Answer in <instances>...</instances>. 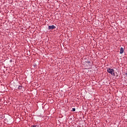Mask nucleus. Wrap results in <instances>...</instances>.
I'll list each match as a JSON object with an SVG mask.
<instances>
[{
    "label": "nucleus",
    "instance_id": "nucleus-1",
    "mask_svg": "<svg viewBox=\"0 0 127 127\" xmlns=\"http://www.w3.org/2000/svg\"><path fill=\"white\" fill-rule=\"evenodd\" d=\"M107 72H108V73H110V74H111L112 76H115V70H114V69L108 68L107 69Z\"/></svg>",
    "mask_w": 127,
    "mask_h": 127
},
{
    "label": "nucleus",
    "instance_id": "nucleus-2",
    "mask_svg": "<svg viewBox=\"0 0 127 127\" xmlns=\"http://www.w3.org/2000/svg\"><path fill=\"white\" fill-rule=\"evenodd\" d=\"M55 28V26L52 25V26H49V29H54Z\"/></svg>",
    "mask_w": 127,
    "mask_h": 127
},
{
    "label": "nucleus",
    "instance_id": "nucleus-3",
    "mask_svg": "<svg viewBox=\"0 0 127 127\" xmlns=\"http://www.w3.org/2000/svg\"><path fill=\"white\" fill-rule=\"evenodd\" d=\"M124 53V48H121L120 49V54H123Z\"/></svg>",
    "mask_w": 127,
    "mask_h": 127
},
{
    "label": "nucleus",
    "instance_id": "nucleus-4",
    "mask_svg": "<svg viewBox=\"0 0 127 127\" xmlns=\"http://www.w3.org/2000/svg\"><path fill=\"white\" fill-rule=\"evenodd\" d=\"M16 88H17V89H19V90H21L22 89V86L20 85L16 86Z\"/></svg>",
    "mask_w": 127,
    "mask_h": 127
},
{
    "label": "nucleus",
    "instance_id": "nucleus-5",
    "mask_svg": "<svg viewBox=\"0 0 127 127\" xmlns=\"http://www.w3.org/2000/svg\"><path fill=\"white\" fill-rule=\"evenodd\" d=\"M72 111V112H75L76 111V109L75 108H73Z\"/></svg>",
    "mask_w": 127,
    "mask_h": 127
},
{
    "label": "nucleus",
    "instance_id": "nucleus-6",
    "mask_svg": "<svg viewBox=\"0 0 127 127\" xmlns=\"http://www.w3.org/2000/svg\"><path fill=\"white\" fill-rule=\"evenodd\" d=\"M32 127H36V126H32Z\"/></svg>",
    "mask_w": 127,
    "mask_h": 127
},
{
    "label": "nucleus",
    "instance_id": "nucleus-7",
    "mask_svg": "<svg viewBox=\"0 0 127 127\" xmlns=\"http://www.w3.org/2000/svg\"><path fill=\"white\" fill-rule=\"evenodd\" d=\"M125 74L126 75V76H127V73H125Z\"/></svg>",
    "mask_w": 127,
    "mask_h": 127
}]
</instances>
